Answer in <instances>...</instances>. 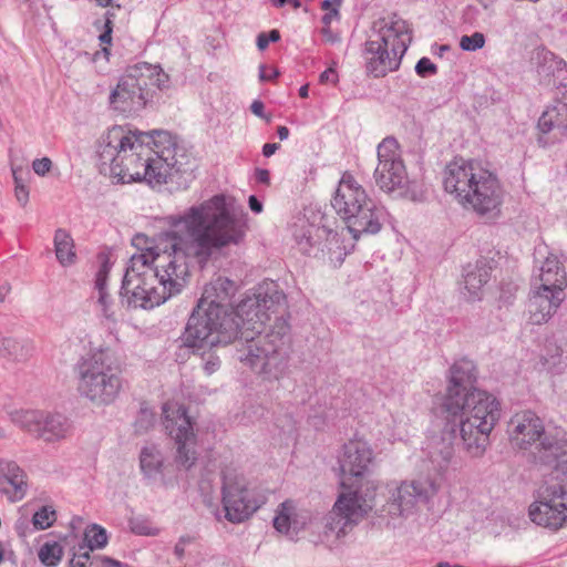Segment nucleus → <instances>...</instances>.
Listing matches in <instances>:
<instances>
[{
	"instance_id": "4be33fe9",
	"label": "nucleus",
	"mask_w": 567,
	"mask_h": 567,
	"mask_svg": "<svg viewBox=\"0 0 567 567\" xmlns=\"http://www.w3.org/2000/svg\"><path fill=\"white\" fill-rule=\"evenodd\" d=\"M0 492L6 494L11 502L23 498L28 484L25 475L13 461H0Z\"/></svg>"
},
{
	"instance_id": "338daca9",
	"label": "nucleus",
	"mask_w": 567,
	"mask_h": 567,
	"mask_svg": "<svg viewBox=\"0 0 567 567\" xmlns=\"http://www.w3.org/2000/svg\"><path fill=\"white\" fill-rule=\"evenodd\" d=\"M105 566L104 567H121V564L115 561V560H112V559H107L105 561Z\"/></svg>"
},
{
	"instance_id": "774afa93",
	"label": "nucleus",
	"mask_w": 567,
	"mask_h": 567,
	"mask_svg": "<svg viewBox=\"0 0 567 567\" xmlns=\"http://www.w3.org/2000/svg\"><path fill=\"white\" fill-rule=\"evenodd\" d=\"M71 565L72 567H85V561L80 559L75 561L74 559H72Z\"/></svg>"
},
{
	"instance_id": "a18cd8bd",
	"label": "nucleus",
	"mask_w": 567,
	"mask_h": 567,
	"mask_svg": "<svg viewBox=\"0 0 567 567\" xmlns=\"http://www.w3.org/2000/svg\"><path fill=\"white\" fill-rule=\"evenodd\" d=\"M338 80H339L338 73L333 68H328L319 76V81L322 84H327V83L336 84L338 82Z\"/></svg>"
},
{
	"instance_id": "0eeeda50",
	"label": "nucleus",
	"mask_w": 567,
	"mask_h": 567,
	"mask_svg": "<svg viewBox=\"0 0 567 567\" xmlns=\"http://www.w3.org/2000/svg\"><path fill=\"white\" fill-rule=\"evenodd\" d=\"M443 187L466 210L487 221L501 216L505 190L496 174L475 159L455 157L443 171Z\"/></svg>"
},
{
	"instance_id": "4d7b16f0",
	"label": "nucleus",
	"mask_w": 567,
	"mask_h": 567,
	"mask_svg": "<svg viewBox=\"0 0 567 567\" xmlns=\"http://www.w3.org/2000/svg\"><path fill=\"white\" fill-rule=\"evenodd\" d=\"M280 147L279 144L277 143H266L264 146H262V155L265 157H270L271 155H274L276 153V151Z\"/></svg>"
},
{
	"instance_id": "5701e85b",
	"label": "nucleus",
	"mask_w": 567,
	"mask_h": 567,
	"mask_svg": "<svg viewBox=\"0 0 567 567\" xmlns=\"http://www.w3.org/2000/svg\"><path fill=\"white\" fill-rule=\"evenodd\" d=\"M532 287L542 288L543 291L565 292L567 277L564 267L556 257L546 258L543 262L539 275L532 279Z\"/></svg>"
},
{
	"instance_id": "4468645a",
	"label": "nucleus",
	"mask_w": 567,
	"mask_h": 567,
	"mask_svg": "<svg viewBox=\"0 0 567 567\" xmlns=\"http://www.w3.org/2000/svg\"><path fill=\"white\" fill-rule=\"evenodd\" d=\"M163 425L177 445L176 462L185 468L192 467L196 460L195 451L190 449L195 434L186 408L165 403L163 405Z\"/></svg>"
},
{
	"instance_id": "423d86ee",
	"label": "nucleus",
	"mask_w": 567,
	"mask_h": 567,
	"mask_svg": "<svg viewBox=\"0 0 567 567\" xmlns=\"http://www.w3.org/2000/svg\"><path fill=\"white\" fill-rule=\"evenodd\" d=\"M237 285L227 277L218 276L204 288L181 337L187 348L227 346L240 332L238 305L233 307Z\"/></svg>"
},
{
	"instance_id": "69168bd1",
	"label": "nucleus",
	"mask_w": 567,
	"mask_h": 567,
	"mask_svg": "<svg viewBox=\"0 0 567 567\" xmlns=\"http://www.w3.org/2000/svg\"><path fill=\"white\" fill-rule=\"evenodd\" d=\"M96 2L97 6L100 7H110L112 6V0H94Z\"/></svg>"
},
{
	"instance_id": "aec40b11",
	"label": "nucleus",
	"mask_w": 567,
	"mask_h": 567,
	"mask_svg": "<svg viewBox=\"0 0 567 567\" xmlns=\"http://www.w3.org/2000/svg\"><path fill=\"white\" fill-rule=\"evenodd\" d=\"M565 292L547 290L532 287L528 298L529 321L533 324H543L547 322L558 310L565 300Z\"/></svg>"
},
{
	"instance_id": "2eb2a0df",
	"label": "nucleus",
	"mask_w": 567,
	"mask_h": 567,
	"mask_svg": "<svg viewBox=\"0 0 567 567\" xmlns=\"http://www.w3.org/2000/svg\"><path fill=\"white\" fill-rule=\"evenodd\" d=\"M564 501V488L560 483L544 486L538 498L530 504L528 515L538 526L558 530L567 524V505Z\"/></svg>"
},
{
	"instance_id": "e2e57ef3",
	"label": "nucleus",
	"mask_w": 567,
	"mask_h": 567,
	"mask_svg": "<svg viewBox=\"0 0 567 567\" xmlns=\"http://www.w3.org/2000/svg\"><path fill=\"white\" fill-rule=\"evenodd\" d=\"M308 94H309V86H308V84H305L299 89V96L302 99H306V97H308Z\"/></svg>"
},
{
	"instance_id": "5fc2aeb1",
	"label": "nucleus",
	"mask_w": 567,
	"mask_h": 567,
	"mask_svg": "<svg viewBox=\"0 0 567 567\" xmlns=\"http://www.w3.org/2000/svg\"><path fill=\"white\" fill-rule=\"evenodd\" d=\"M248 204L254 213L259 214L262 212V204L255 195L249 196Z\"/></svg>"
},
{
	"instance_id": "9d476101",
	"label": "nucleus",
	"mask_w": 567,
	"mask_h": 567,
	"mask_svg": "<svg viewBox=\"0 0 567 567\" xmlns=\"http://www.w3.org/2000/svg\"><path fill=\"white\" fill-rule=\"evenodd\" d=\"M331 205L337 215L346 223L353 239L361 235H374L381 230L384 209L371 199L365 189L344 173L334 192Z\"/></svg>"
},
{
	"instance_id": "9b49d317",
	"label": "nucleus",
	"mask_w": 567,
	"mask_h": 567,
	"mask_svg": "<svg viewBox=\"0 0 567 567\" xmlns=\"http://www.w3.org/2000/svg\"><path fill=\"white\" fill-rule=\"evenodd\" d=\"M372 32L377 39L371 38L365 42V68L374 78H382L400 66L401 59L408 50L403 39L408 33V24L393 13L374 21Z\"/></svg>"
},
{
	"instance_id": "f03ea898",
	"label": "nucleus",
	"mask_w": 567,
	"mask_h": 567,
	"mask_svg": "<svg viewBox=\"0 0 567 567\" xmlns=\"http://www.w3.org/2000/svg\"><path fill=\"white\" fill-rule=\"evenodd\" d=\"M285 303L286 296L275 281H264L238 303L239 333L247 336V344L237 350L238 359L268 381L279 380L287 371L290 326L284 317H278L269 330L262 332L261 328L270 319L268 311Z\"/></svg>"
},
{
	"instance_id": "6ab92c4d",
	"label": "nucleus",
	"mask_w": 567,
	"mask_h": 567,
	"mask_svg": "<svg viewBox=\"0 0 567 567\" xmlns=\"http://www.w3.org/2000/svg\"><path fill=\"white\" fill-rule=\"evenodd\" d=\"M537 127L542 133L538 137L542 146L559 142L567 136V103L556 101L548 106L540 115Z\"/></svg>"
},
{
	"instance_id": "b1692460",
	"label": "nucleus",
	"mask_w": 567,
	"mask_h": 567,
	"mask_svg": "<svg viewBox=\"0 0 567 567\" xmlns=\"http://www.w3.org/2000/svg\"><path fill=\"white\" fill-rule=\"evenodd\" d=\"M374 179L377 185L386 193L403 188L408 181L403 162L378 164Z\"/></svg>"
},
{
	"instance_id": "dca6fc26",
	"label": "nucleus",
	"mask_w": 567,
	"mask_h": 567,
	"mask_svg": "<svg viewBox=\"0 0 567 567\" xmlns=\"http://www.w3.org/2000/svg\"><path fill=\"white\" fill-rule=\"evenodd\" d=\"M476 381L477 369L472 360L455 361L450 368L449 384L440 408H445L449 415H455V412L460 411V400L470 391H481L475 386Z\"/></svg>"
},
{
	"instance_id": "c03bdc74",
	"label": "nucleus",
	"mask_w": 567,
	"mask_h": 567,
	"mask_svg": "<svg viewBox=\"0 0 567 567\" xmlns=\"http://www.w3.org/2000/svg\"><path fill=\"white\" fill-rule=\"evenodd\" d=\"M29 188L27 185L14 187V196L17 202L24 207L29 202Z\"/></svg>"
},
{
	"instance_id": "ddd939ff",
	"label": "nucleus",
	"mask_w": 567,
	"mask_h": 567,
	"mask_svg": "<svg viewBox=\"0 0 567 567\" xmlns=\"http://www.w3.org/2000/svg\"><path fill=\"white\" fill-rule=\"evenodd\" d=\"M221 481V503L225 518L233 524L245 522L260 507V501L248 487L246 477L236 468L223 470Z\"/></svg>"
},
{
	"instance_id": "bb28decb",
	"label": "nucleus",
	"mask_w": 567,
	"mask_h": 567,
	"mask_svg": "<svg viewBox=\"0 0 567 567\" xmlns=\"http://www.w3.org/2000/svg\"><path fill=\"white\" fill-rule=\"evenodd\" d=\"M491 267L485 262H476L474 267H468L464 272V288L468 291L472 299L478 298V292L491 278Z\"/></svg>"
},
{
	"instance_id": "0e129e2a",
	"label": "nucleus",
	"mask_w": 567,
	"mask_h": 567,
	"mask_svg": "<svg viewBox=\"0 0 567 567\" xmlns=\"http://www.w3.org/2000/svg\"><path fill=\"white\" fill-rule=\"evenodd\" d=\"M483 7L484 9H488L491 7H493V4L495 3V0H477Z\"/></svg>"
},
{
	"instance_id": "a211bd4d",
	"label": "nucleus",
	"mask_w": 567,
	"mask_h": 567,
	"mask_svg": "<svg viewBox=\"0 0 567 567\" xmlns=\"http://www.w3.org/2000/svg\"><path fill=\"white\" fill-rule=\"evenodd\" d=\"M17 422L22 429L47 442L65 437L70 425L62 414H44L40 411H24Z\"/></svg>"
},
{
	"instance_id": "052dcab7",
	"label": "nucleus",
	"mask_w": 567,
	"mask_h": 567,
	"mask_svg": "<svg viewBox=\"0 0 567 567\" xmlns=\"http://www.w3.org/2000/svg\"><path fill=\"white\" fill-rule=\"evenodd\" d=\"M277 135L281 141H285L289 136V128L287 126H278Z\"/></svg>"
},
{
	"instance_id": "20e7f679",
	"label": "nucleus",
	"mask_w": 567,
	"mask_h": 567,
	"mask_svg": "<svg viewBox=\"0 0 567 567\" xmlns=\"http://www.w3.org/2000/svg\"><path fill=\"white\" fill-rule=\"evenodd\" d=\"M114 176L122 183L163 185L192 172V157L167 131L131 133Z\"/></svg>"
},
{
	"instance_id": "412c9836",
	"label": "nucleus",
	"mask_w": 567,
	"mask_h": 567,
	"mask_svg": "<svg viewBox=\"0 0 567 567\" xmlns=\"http://www.w3.org/2000/svg\"><path fill=\"white\" fill-rule=\"evenodd\" d=\"M131 133L125 134L123 128L114 126L102 136L97 146V156L101 165L109 166L111 174H115V168L122 158V150H125L126 142L131 141Z\"/></svg>"
},
{
	"instance_id": "7ed1b4c3",
	"label": "nucleus",
	"mask_w": 567,
	"mask_h": 567,
	"mask_svg": "<svg viewBox=\"0 0 567 567\" xmlns=\"http://www.w3.org/2000/svg\"><path fill=\"white\" fill-rule=\"evenodd\" d=\"M460 411L449 415L445 408H439L442 421V439L433 442L429 452L432 462L445 467L454 455L453 441L461 440L463 449L472 457H481L489 443V434L501 417V403L491 393L470 391L458 402Z\"/></svg>"
},
{
	"instance_id": "de8ad7c7",
	"label": "nucleus",
	"mask_w": 567,
	"mask_h": 567,
	"mask_svg": "<svg viewBox=\"0 0 567 567\" xmlns=\"http://www.w3.org/2000/svg\"><path fill=\"white\" fill-rule=\"evenodd\" d=\"M279 75V71L275 68L270 69V73H267V66L261 64L259 66V80L260 81H271Z\"/></svg>"
},
{
	"instance_id": "c756f323",
	"label": "nucleus",
	"mask_w": 567,
	"mask_h": 567,
	"mask_svg": "<svg viewBox=\"0 0 567 567\" xmlns=\"http://www.w3.org/2000/svg\"><path fill=\"white\" fill-rule=\"evenodd\" d=\"M32 348L27 342H21L12 338H2L0 340V355L12 360H25L31 354Z\"/></svg>"
},
{
	"instance_id": "680f3d73",
	"label": "nucleus",
	"mask_w": 567,
	"mask_h": 567,
	"mask_svg": "<svg viewBox=\"0 0 567 567\" xmlns=\"http://www.w3.org/2000/svg\"><path fill=\"white\" fill-rule=\"evenodd\" d=\"M10 289H11V288H10V286H9V285H2V286H0V302H2V301L6 299L7 295H8V293H9V291H10Z\"/></svg>"
},
{
	"instance_id": "39448f33",
	"label": "nucleus",
	"mask_w": 567,
	"mask_h": 567,
	"mask_svg": "<svg viewBox=\"0 0 567 567\" xmlns=\"http://www.w3.org/2000/svg\"><path fill=\"white\" fill-rule=\"evenodd\" d=\"M338 463L342 473L343 492L327 515L324 527L326 534L330 533L340 538L374 506L375 487L367 486L363 491L362 484H359L373 471L374 451L368 441L351 439L342 445Z\"/></svg>"
},
{
	"instance_id": "79ce46f5",
	"label": "nucleus",
	"mask_w": 567,
	"mask_h": 567,
	"mask_svg": "<svg viewBox=\"0 0 567 567\" xmlns=\"http://www.w3.org/2000/svg\"><path fill=\"white\" fill-rule=\"evenodd\" d=\"M52 167V161L49 157L37 158L32 163V169L39 176H45Z\"/></svg>"
},
{
	"instance_id": "a19ab883",
	"label": "nucleus",
	"mask_w": 567,
	"mask_h": 567,
	"mask_svg": "<svg viewBox=\"0 0 567 567\" xmlns=\"http://www.w3.org/2000/svg\"><path fill=\"white\" fill-rule=\"evenodd\" d=\"M110 272V264L107 260H104L96 272L95 277V289L97 292L106 290V281Z\"/></svg>"
},
{
	"instance_id": "f8f14e48",
	"label": "nucleus",
	"mask_w": 567,
	"mask_h": 567,
	"mask_svg": "<svg viewBox=\"0 0 567 567\" xmlns=\"http://www.w3.org/2000/svg\"><path fill=\"white\" fill-rule=\"evenodd\" d=\"M168 76L161 66L146 62L131 65L112 90L109 103L112 110L123 114L142 111L153 99L154 89L167 86Z\"/></svg>"
},
{
	"instance_id": "2f4dec72",
	"label": "nucleus",
	"mask_w": 567,
	"mask_h": 567,
	"mask_svg": "<svg viewBox=\"0 0 567 567\" xmlns=\"http://www.w3.org/2000/svg\"><path fill=\"white\" fill-rule=\"evenodd\" d=\"M40 561L48 566H56L63 556V548L58 542H45L38 553Z\"/></svg>"
},
{
	"instance_id": "473e14b6",
	"label": "nucleus",
	"mask_w": 567,
	"mask_h": 567,
	"mask_svg": "<svg viewBox=\"0 0 567 567\" xmlns=\"http://www.w3.org/2000/svg\"><path fill=\"white\" fill-rule=\"evenodd\" d=\"M84 539L91 550L103 548L107 544L106 530L100 525L93 524L86 528Z\"/></svg>"
},
{
	"instance_id": "3c124183",
	"label": "nucleus",
	"mask_w": 567,
	"mask_h": 567,
	"mask_svg": "<svg viewBox=\"0 0 567 567\" xmlns=\"http://www.w3.org/2000/svg\"><path fill=\"white\" fill-rule=\"evenodd\" d=\"M256 181L260 184L268 185L270 182V174L268 169L265 168H256L255 171Z\"/></svg>"
},
{
	"instance_id": "6e6d98bb",
	"label": "nucleus",
	"mask_w": 567,
	"mask_h": 567,
	"mask_svg": "<svg viewBox=\"0 0 567 567\" xmlns=\"http://www.w3.org/2000/svg\"><path fill=\"white\" fill-rule=\"evenodd\" d=\"M250 110L255 115H257L259 117H265V114H264L265 105L261 101L255 100L250 105Z\"/></svg>"
},
{
	"instance_id": "a878e982",
	"label": "nucleus",
	"mask_w": 567,
	"mask_h": 567,
	"mask_svg": "<svg viewBox=\"0 0 567 567\" xmlns=\"http://www.w3.org/2000/svg\"><path fill=\"white\" fill-rule=\"evenodd\" d=\"M140 467L148 482L163 480L164 456L161 451L154 445L143 447L140 453Z\"/></svg>"
},
{
	"instance_id": "393cba45",
	"label": "nucleus",
	"mask_w": 567,
	"mask_h": 567,
	"mask_svg": "<svg viewBox=\"0 0 567 567\" xmlns=\"http://www.w3.org/2000/svg\"><path fill=\"white\" fill-rule=\"evenodd\" d=\"M542 81L554 86L567 85V63L556 58L553 53H546L543 62L537 68Z\"/></svg>"
},
{
	"instance_id": "c9c22d12",
	"label": "nucleus",
	"mask_w": 567,
	"mask_h": 567,
	"mask_svg": "<svg viewBox=\"0 0 567 567\" xmlns=\"http://www.w3.org/2000/svg\"><path fill=\"white\" fill-rule=\"evenodd\" d=\"M214 347H206V348H203V349H196V348H192L194 350V352H200L203 351L200 354H202V360H203V369L205 371V373L207 375H212L213 373H215L219 368H220V360L219 358L214 354L213 352L208 351L206 352L205 350L206 349H213Z\"/></svg>"
},
{
	"instance_id": "cd10ccee",
	"label": "nucleus",
	"mask_w": 567,
	"mask_h": 567,
	"mask_svg": "<svg viewBox=\"0 0 567 567\" xmlns=\"http://www.w3.org/2000/svg\"><path fill=\"white\" fill-rule=\"evenodd\" d=\"M54 250L58 261L68 267L75 262L76 254L74 250V240L69 231L59 228L54 233Z\"/></svg>"
},
{
	"instance_id": "864d4df0",
	"label": "nucleus",
	"mask_w": 567,
	"mask_h": 567,
	"mask_svg": "<svg viewBox=\"0 0 567 567\" xmlns=\"http://www.w3.org/2000/svg\"><path fill=\"white\" fill-rule=\"evenodd\" d=\"M24 169L22 167H12V176L14 181V187L25 185L23 178Z\"/></svg>"
},
{
	"instance_id": "f3484780",
	"label": "nucleus",
	"mask_w": 567,
	"mask_h": 567,
	"mask_svg": "<svg viewBox=\"0 0 567 567\" xmlns=\"http://www.w3.org/2000/svg\"><path fill=\"white\" fill-rule=\"evenodd\" d=\"M436 492L431 481L402 482L391 492L386 504L389 515L393 517L409 516L420 504H426Z\"/></svg>"
},
{
	"instance_id": "49530a36",
	"label": "nucleus",
	"mask_w": 567,
	"mask_h": 567,
	"mask_svg": "<svg viewBox=\"0 0 567 567\" xmlns=\"http://www.w3.org/2000/svg\"><path fill=\"white\" fill-rule=\"evenodd\" d=\"M340 8H332L322 16L321 22L323 25H330L333 20H340Z\"/></svg>"
},
{
	"instance_id": "7c9ffc66",
	"label": "nucleus",
	"mask_w": 567,
	"mask_h": 567,
	"mask_svg": "<svg viewBox=\"0 0 567 567\" xmlns=\"http://www.w3.org/2000/svg\"><path fill=\"white\" fill-rule=\"evenodd\" d=\"M378 164L403 162L394 137L388 136L378 145Z\"/></svg>"
},
{
	"instance_id": "e433bc0d",
	"label": "nucleus",
	"mask_w": 567,
	"mask_h": 567,
	"mask_svg": "<svg viewBox=\"0 0 567 567\" xmlns=\"http://www.w3.org/2000/svg\"><path fill=\"white\" fill-rule=\"evenodd\" d=\"M485 45V35L482 32H474L471 35H463L460 39V48L464 51H476Z\"/></svg>"
},
{
	"instance_id": "09e8293b",
	"label": "nucleus",
	"mask_w": 567,
	"mask_h": 567,
	"mask_svg": "<svg viewBox=\"0 0 567 567\" xmlns=\"http://www.w3.org/2000/svg\"><path fill=\"white\" fill-rule=\"evenodd\" d=\"M299 248L303 254L312 255L313 252V244L311 243L310 236H303L298 241Z\"/></svg>"
},
{
	"instance_id": "37998d69",
	"label": "nucleus",
	"mask_w": 567,
	"mask_h": 567,
	"mask_svg": "<svg viewBox=\"0 0 567 567\" xmlns=\"http://www.w3.org/2000/svg\"><path fill=\"white\" fill-rule=\"evenodd\" d=\"M97 301L102 308V311L106 318H110L112 316L111 310V299L106 290L97 292Z\"/></svg>"
},
{
	"instance_id": "bf43d9fd",
	"label": "nucleus",
	"mask_w": 567,
	"mask_h": 567,
	"mask_svg": "<svg viewBox=\"0 0 567 567\" xmlns=\"http://www.w3.org/2000/svg\"><path fill=\"white\" fill-rule=\"evenodd\" d=\"M174 553L178 558H182L185 553L184 539H178L174 547Z\"/></svg>"
},
{
	"instance_id": "13d9d810",
	"label": "nucleus",
	"mask_w": 567,
	"mask_h": 567,
	"mask_svg": "<svg viewBox=\"0 0 567 567\" xmlns=\"http://www.w3.org/2000/svg\"><path fill=\"white\" fill-rule=\"evenodd\" d=\"M342 0H323L320 7L324 11H330L332 8H340Z\"/></svg>"
},
{
	"instance_id": "4c0bfd02",
	"label": "nucleus",
	"mask_w": 567,
	"mask_h": 567,
	"mask_svg": "<svg viewBox=\"0 0 567 567\" xmlns=\"http://www.w3.org/2000/svg\"><path fill=\"white\" fill-rule=\"evenodd\" d=\"M154 421V414L146 410L142 409L140 411V414L134 423L135 432L136 433H144L146 432L152 425Z\"/></svg>"
},
{
	"instance_id": "f257e3e1",
	"label": "nucleus",
	"mask_w": 567,
	"mask_h": 567,
	"mask_svg": "<svg viewBox=\"0 0 567 567\" xmlns=\"http://www.w3.org/2000/svg\"><path fill=\"white\" fill-rule=\"evenodd\" d=\"M165 221L168 229L155 237V245L130 259L120 292L127 307L164 303L185 287L190 262L205 268L224 249L240 245L248 230L246 215L231 210L223 195L168 215Z\"/></svg>"
},
{
	"instance_id": "603ef678",
	"label": "nucleus",
	"mask_w": 567,
	"mask_h": 567,
	"mask_svg": "<svg viewBox=\"0 0 567 567\" xmlns=\"http://www.w3.org/2000/svg\"><path fill=\"white\" fill-rule=\"evenodd\" d=\"M321 34L327 42L336 43L340 40L339 35L332 32L330 25H323L321 29Z\"/></svg>"
},
{
	"instance_id": "f704fd0d",
	"label": "nucleus",
	"mask_w": 567,
	"mask_h": 567,
	"mask_svg": "<svg viewBox=\"0 0 567 567\" xmlns=\"http://www.w3.org/2000/svg\"><path fill=\"white\" fill-rule=\"evenodd\" d=\"M128 525L131 530L136 535L156 536L159 534V528L152 526L150 520L145 518H131Z\"/></svg>"
},
{
	"instance_id": "72a5a7b5",
	"label": "nucleus",
	"mask_w": 567,
	"mask_h": 567,
	"mask_svg": "<svg viewBox=\"0 0 567 567\" xmlns=\"http://www.w3.org/2000/svg\"><path fill=\"white\" fill-rule=\"evenodd\" d=\"M55 519V511L51 506H42L33 514L32 524L35 529L42 530L51 527Z\"/></svg>"
},
{
	"instance_id": "ea45409f",
	"label": "nucleus",
	"mask_w": 567,
	"mask_h": 567,
	"mask_svg": "<svg viewBox=\"0 0 567 567\" xmlns=\"http://www.w3.org/2000/svg\"><path fill=\"white\" fill-rule=\"evenodd\" d=\"M280 40V32L276 29L269 31L268 33L260 32L257 35V48L260 51H264L267 49L270 42H278Z\"/></svg>"
},
{
	"instance_id": "8fccbe9b",
	"label": "nucleus",
	"mask_w": 567,
	"mask_h": 567,
	"mask_svg": "<svg viewBox=\"0 0 567 567\" xmlns=\"http://www.w3.org/2000/svg\"><path fill=\"white\" fill-rule=\"evenodd\" d=\"M113 22H104V31L100 35L101 43L111 44L112 42Z\"/></svg>"
},
{
	"instance_id": "1a4fd4ad",
	"label": "nucleus",
	"mask_w": 567,
	"mask_h": 567,
	"mask_svg": "<svg viewBox=\"0 0 567 567\" xmlns=\"http://www.w3.org/2000/svg\"><path fill=\"white\" fill-rule=\"evenodd\" d=\"M80 396L96 406L112 404L123 386L122 370L107 349H97L80 357L74 365Z\"/></svg>"
},
{
	"instance_id": "6e6552de",
	"label": "nucleus",
	"mask_w": 567,
	"mask_h": 567,
	"mask_svg": "<svg viewBox=\"0 0 567 567\" xmlns=\"http://www.w3.org/2000/svg\"><path fill=\"white\" fill-rule=\"evenodd\" d=\"M508 436L514 449L530 450L535 463L567 474V440L546 432L543 420L535 412L514 414L508 423Z\"/></svg>"
},
{
	"instance_id": "58836bf2",
	"label": "nucleus",
	"mask_w": 567,
	"mask_h": 567,
	"mask_svg": "<svg viewBox=\"0 0 567 567\" xmlns=\"http://www.w3.org/2000/svg\"><path fill=\"white\" fill-rule=\"evenodd\" d=\"M415 72L421 78H427L437 73V66L429 58L424 56L417 61Z\"/></svg>"
},
{
	"instance_id": "c85d7f7f",
	"label": "nucleus",
	"mask_w": 567,
	"mask_h": 567,
	"mask_svg": "<svg viewBox=\"0 0 567 567\" xmlns=\"http://www.w3.org/2000/svg\"><path fill=\"white\" fill-rule=\"evenodd\" d=\"M295 513V505L291 501H285L277 509V514L274 518V527L277 532L287 535L289 538H293L297 533V522L292 520L291 516Z\"/></svg>"
}]
</instances>
